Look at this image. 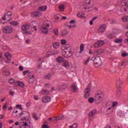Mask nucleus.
<instances>
[{"mask_svg": "<svg viewBox=\"0 0 128 128\" xmlns=\"http://www.w3.org/2000/svg\"><path fill=\"white\" fill-rule=\"evenodd\" d=\"M90 87H86L84 90V98L85 100H86V98H90Z\"/></svg>", "mask_w": 128, "mask_h": 128, "instance_id": "nucleus-7", "label": "nucleus"}, {"mask_svg": "<svg viewBox=\"0 0 128 128\" xmlns=\"http://www.w3.org/2000/svg\"><path fill=\"white\" fill-rule=\"evenodd\" d=\"M59 10L60 12H64V5L60 4L58 6Z\"/></svg>", "mask_w": 128, "mask_h": 128, "instance_id": "nucleus-32", "label": "nucleus"}, {"mask_svg": "<svg viewBox=\"0 0 128 128\" xmlns=\"http://www.w3.org/2000/svg\"><path fill=\"white\" fill-rule=\"evenodd\" d=\"M12 12L10 11L7 12L6 13L4 14V16L2 17V20H6L7 22H10V20H12Z\"/></svg>", "mask_w": 128, "mask_h": 128, "instance_id": "nucleus-4", "label": "nucleus"}, {"mask_svg": "<svg viewBox=\"0 0 128 128\" xmlns=\"http://www.w3.org/2000/svg\"><path fill=\"white\" fill-rule=\"evenodd\" d=\"M32 116H33V118H35L36 120H38V116H36V114H33Z\"/></svg>", "mask_w": 128, "mask_h": 128, "instance_id": "nucleus-47", "label": "nucleus"}, {"mask_svg": "<svg viewBox=\"0 0 128 128\" xmlns=\"http://www.w3.org/2000/svg\"><path fill=\"white\" fill-rule=\"evenodd\" d=\"M104 98V94L103 92H98L95 94V100L98 102H102L100 101V100H102Z\"/></svg>", "mask_w": 128, "mask_h": 128, "instance_id": "nucleus-6", "label": "nucleus"}, {"mask_svg": "<svg viewBox=\"0 0 128 128\" xmlns=\"http://www.w3.org/2000/svg\"><path fill=\"white\" fill-rule=\"evenodd\" d=\"M56 60L58 64H62V62H64V58L62 56H58L57 57Z\"/></svg>", "mask_w": 128, "mask_h": 128, "instance_id": "nucleus-21", "label": "nucleus"}, {"mask_svg": "<svg viewBox=\"0 0 128 128\" xmlns=\"http://www.w3.org/2000/svg\"><path fill=\"white\" fill-rule=\"evenodd\" d=\"M29 24L30 28H31L32 32H36V26H38V23L36 22L33 21L31 23H30Z\"/></svg>", "mask_w": 128, "mask_h": 128, "instance_id": "nucleus-9", "label": "nucleus"}, {"mask_svg": "<svg viewBox=\"0 0 128 128\" xmlns=\"http://www.w3.org/2000/svg\"><path fill=\"white\" fill-rule=\"evenodd\" d=\"M16 108H20V110H22V105L17 104V105H16Z\"/></svg>", "mask_w": 128, "mask_h": 128, "instance_id": "nucleus-51", "label": "nucleus"}, {"mask_svg": "<svg viewBox=\"0 0 128 128\" xmlns=\"http://www.w3.org/2000/svg\"><path fill=\"white\" fill-rule=\"evenodd\" d=\"M44 78H45V80H50V78H52V74H46L45 75H44Z\"/></svg>", "mask_w": 128, "mask_h": 128, "instance_id": "nucleus-30", "label": "nucleus"}, {"mask_svg": "<svg viewBox=\"0 0 128 128\" xmlns=\"http://www.w3.org/2000/svg\"><path fill=\"white\" fill-rule=\"evenodd\" d=\"M75 22H76V20H73L70 21V24H74Z\"/></svg>", "mask_w": 128, "mask_h": 128, "instance_id": "nucleus-61", "label": "nucleus"}, {"mask_svg": "<svg viewBox=\"0 0 128 128\" xmlns=\"http://www.w3.org/2000/svg\"><path fill=\"white\" fill-rule=\"evenodd\" d=\"M116 92V94L117 96H120L122 94V90H120V89H118Z\"/></svg>", "mask_w": 128, "mask_h": 128, "instance_id": "nucleus-33", "label": "nucleus"}, {"mask_svg": "<svg viewBox=\"0 0 128 128\" xmlns=\"http://www.w3.org/2000/svg\"><path fill=\"white\" fill-rule=\"evenodd\" d=\"M24 34H30V32L25 31V32H23Z\"/></svg>", "mask_w": 128, "mask_h": 128, "instance_id": "nucleus-54", "label": "nucleus"}, {"mask_svg": "<svg viewBox=\"0 0 128 128\" xmlns=\"http://www.w3.org/2000/svg\"><path fill=\"white\" fill-rule=\"evenodd\" d=\"M118 2L122 6H124V8H128V2L126 0H118Z\"/></svg>", "mask_w": 128, "mask_h": 128, "instance_id": "nucleus-13", "label": "nucleus"}, {"mask_svg": "<svg viewBox=\"0 0 128 128\" xmlns=\"http://www.w3.org/2000/svg\"><path fill=\"white\" fill-rule=\"evenodd\" d=\"M84 44H81L80 46V52H76V56L77 58H80V54L84 52Z\"/></svg>", "mask_w": 128, "mask_h": 128, "instance_id": "nucleus-10", "label": "nucleus"}, {"mask_svg": "<svg viewBox=\"0 0 128 128\" xmlns=\"http://www.w3.org/2000/svg\"><path fill=\"white\" fill-rule=\"evenodd\" d=\"M20 116H23V118H22V120H26V118H30V114L26 112H22L21 113L19 114Z\"/></svg>", "mask_w": 128, "mask_h": 128, "instance_id": "nucleus-12", "label": "nucleus"}, {"mask_svg": "<svg viewBox=\"0 0 128 128\" xmlns=\"http://www.w3.org/2000/svg\"><path fill=\"white\" fill-rule=\"evenodd\" d=\"M126 64H128V62L124 60L120 63V66L122 68H124V67L126 66Z\"/></svg>", "mask_w": 128, "mask_h": 128, "instance_id": "nucleus-25", "label": "nucleus"}, {"mask_svg": "<svg viewBox=\"0 0 128 128\" xmlns=\"http://www.w3.org/2000/svg\"><path fill=\"white\" fill-rule=\"evenodd\" d=\"M38 68H38V70H36V72H38V74H40L42 72V65H39L37 66Z\"/></svg>", "mask_w": 128, "mask_h": 128, "instance_id": "nucleus-34", "label": "nucleus"}, {"mask_svg": "<svg viewBox=\"0 0 128 128\" xmlns=\"http://www.w3.org/2000/svg\"><path fill=\"white\" fill-rule=\"evenodd\" d=\"M122 40H123L122 38H116L114 40V42H116V44H121V42H122Z\"/></svg>", "mask_w": 128, "mask_h": 128, "instance_id": "nucleus-35", "label": "nucleus"}, {"mask_svg": "<svg viewBox=\"0 0 128 128\" xmlns=\"http://www.w3.org/2000/svg\"><path fill=\"white\" fill-rule=\"evenodd\" d=\"M62 54L66 58H70L72 56L73 54L70 45L68 44L64 46Z\"/></svg>", "mask_w": 128, "mask_h": 128, "instance_id": "nucleus-1", "label": "nucleus"}, {"mask_svg": "<svg viewBox=\"0 0 128 128\" xmlns=\"http://www.w3.org/2000/svg\"><path fill=\"white\" fill-rule=\"evenodd\" d=\"M64 118V116L62 115H60V116H58L57 117V120H62Z\"/></svg>", "mask_w": 128, "mask_h": 128, "instance_id": "nucleus-49", "label": "nucleus"}, {"mask_svg": "<svg viewBox=\"0 0 128 128\" xmlns=\"http://www.w3.org/2000/svg\"><path fill=\"white\" fill-rule=\"evenodd\" d=\"M122 20L123 22H128V17L126 16H125L123 18H122Z\"/></svg>", "mask_w": 128, "mask_h": 128, "instance_id": "nucleus-42", "label": "nucleus"}, {"mask_svg": "<svg viewBox=\"0 0 128 128\" xmlns=\"http://www.w3.org/2000/svg\"><path fill=\"white\" fill-rule=\"evenodd\" d=\"M49 128L50 126H48V125H46V124H44L43 125H42V128Z\"/></svg>", "mask_w": 128, "mask_h": 128, "instance_id": "nucleus-53", "label": "nucleus"}, {"mask_svg": "<svg viewBox=\"0 0 128 128\" xmlns=\"http://www.w3.org/2000/svg\"><path fill=\"white\" fill-rule=\"evenodd\" d=\"M8 82H9V84H14V78H12L8 80Z\"/></svg>", "mask_w": 128, "mask_h": 128, "instance_id": "nucleus-45", "label": "nucleus"}, {"mask_svg": "<svg viewBox=\"0 0 128 128\" xmlns=\"http://www.w3.org/2000/svg\"><path fill=\"white\" fill-rule=\"evenodd\" d=\"M60 46V43L58 42H55L53 43V48H58V47Z\"/></svg>", "mask_w": 128, "mask_h": 128, "instance_id": "nucleus-29", "label": "nucleus"}, {"mask_svg": "<svg viewBox=\"0 0 128 128\" xmlns=\"http://www.w3.org/2000/svg\"><path fill=\"white\" fill-rule=\"evenodd\" d=\"M90 58H88V59L84 62V66H88V62H90Z\"/></svg>", "mask_w": 128, "mask_h": 128, "instance_id": "nucleus-38", "label": "nucleus"}, {"mask_svg": "<svg viewBox=\"0 0 128 128\" xmlns=\"http://www.w3.org/2000/svg\"><path fill=\"white\" fill-rule=\"evenodd\" d=\"M18 21H12L10 22V24L14 26H18Z\"/></svg>", "mask_w": 128, "mask_h": 128, "instance_id": "nucleus-31", "label": "nucleus"}, {"mask_svg": "<svg viewBox=\"0 0 128 128\" xmlns=\"http://www.w3.org/2000/svg\"><path fill=\"white\" fill-rule=\"evenodd\" d=\"M42 94L44 96L46 95L48 96L50 94V91H48V90H44L42 92Z\"/></svg>", "mask_w": 128, "mask_h": 128, "instance_id": "nucleus-36", "label": "nucleus"}, {"mask_svg": "<svg viewBox=\"0 0 128 128\" xmlns=\"http://www.w3.org/2000/svg\"><path fill=\"white\" fill-rule=\"evenodd\" d=\"M28 80L29 84H34V72H30L28 73Z\"/></svg>", "mask_w": 128, "mask_h": 128, "instance_id": "nucleus-8", "label": "nucleus"}, {"mask_svg": "<svg viewBox=\"0 0 128 128\" xmlns=\"http://www.w3.org/2000/svg\"><path fill=\"white\" fill-rule=\"evenodd\" d=\"M106 30V25L103 24L100 26L98 28L99 32H104Z\"/></svg>", "mask_w": 128, "mask_h": 128, "instance_id": "nucleus-26", "label": "nucleus"}, {"mask_svg": "<svg viewBox=\"0 0 128 128\" xmlns=\"http://www.w3.org/2000/svg\"><path fill=\"white\" fill-rule=\"evenodd\" d=\"M94 56H100V51L96 50V51H95L94 52Z\"/></svg>", "mask_w": 128, "mask_h": 128, "instance_id": "nucleus-44", "label": "nucleus"}, {"mask_svg": "<svg viewBox=\"0 0 128 128\" xmlns=\"http://www.w3.org/2000/svg\"><path fill=\"white\" fill-rule=\"evenodd\" d=\"M5 56L6 58L8 60H5V62L6 64H10L12 61L10 60H12V56H10V54L8 52H6L5 54Z\"/></svg>", "mask_w": 128, "mask_h": 128, "instance_id": "nucleus-14", "label": "nucleus"}, {"mask_svg": "<svg viewBox=\"0 0 128 128\" xmlns=\"http://www.w3.org/2000/svg\"><path fill=\"white\" fill-rule=\"evenodd\" d=\"M68 34V32L66 30H63L62 31L60 35L61 36H67Z\"/></svg>", "mask_w": 128, "mask_h": 128, "instance_id": "nucleus-28", "label": "nucleus"}, {"mask_svg": "<svg viewBox=\"0 0 128 128\" xmlns=\"http://www.w3.org/2000/svg\"><path fill=\"white\" fill-rule=\"evenodd\" d=\"M54 34L56 36H58V28H55L54 30Z\"/></svg>", "mask_w": 128, "mask_h": 128, "instance_id": "nucleus-39", "label": "nucleus"}, {"mask_svg": "<svg viewBox=\"0 0 128 128\" xmlns=\"http://www.w3.org/2000/svg\"><path fill=\"white\" fill-rule=\"evenodd\" d=\"M112 34H109L108 35V38H112Z\"/></svg>", "mask_w": 128, "mask_h": 128, "instance_id": "nucleus-60", "label": "nucleus"}, {"mask_svg": "<svg viewBox=\"0 0 128 128\" xmlns=\"http://www.w3.org/2000/svg\"><path fill=\"white\" fill-rule=\"evenodd\" d=\"M72 91H73L74 92H78V86L74 84H72Z\"/></svg>", "mask_w": 128, "mask_h": 128, "instance_id": "nucleus-27", "label": "nucleus"}, {"mask_svg": "<svg viewBox=\"0 0 128 128\" xmlns=\"http://www.w3.org/2000/svg\"><path fill=\"white\" fill-rule=\"evenodd\" d=\"M66 44V40L64 39H62L61 40V44Z\"/></svg>", "mask_w": 128, "mask_h": 128, "instance_id": "nucleus-46", "label": "nucleus"}, {"mask_svg": "<svg viewBox=\"0 0 128 128\" xmlns=\"http://www.w3.org/2000/svg\"><path fill=\"white\" fill-rule=\"evenodd\" d=\"M85 4H90V0H86V2H85Z\"/></svg>", "mask_w": 128, "mask_h": 128, "instance_id": "nucleus-55", "label": "nucleus"}, {"mask_svg": "<svg viewBox=\"0 0 128 128\" xmlns=\"http://www.w3.org/2000/svg\"><path fill=\"white\" fill-rule=\"evenodd\" d=\"M30 24H24L21 28V29L23 32H26V30H30Z\"/></svg>", "mask_w": 128, "mask_h": 128, "instance_id": "nucleus-16", "label": "nucleus"}, {"mask_svg": "<svg viewBox=\"0 0 128 128\" xmlns=\"http://www.w3.org/2000/svg\"><path fill=\"white\" fill-rule=\"evenodd\" d=\"M122 81L120 79H118L116 82V87L117 90H120L122 88Z\"/></svg>", "mask_w": 128, "mask_h": 128, "instance_id": "nucleus-11", "label": "nucleus"}, {"mask_svg": "<svg viewBox=\"0 0 128 128\" xmlns=\"http://www.w3.org/2000/svg\"><path fill=\"white\" fill-rule=\"evenodd\" d=\"M6 104H7V103H6V104H4V106H3V107H2V110H6Z\"/></svg>", "mask_w": 128, "mask_h": 128, "instance_id": "nucleus-56", "label": "nucleus"}, {"mask_svg": "<svg viewBox=\"0 0 128 128\" xmlns=\"http://www.w3.org/2000/svg\"><path fill=\"white\" fill-rule=\"evenodd\" d=\"M48 7L46 6H40L38 8V10H40V12H45L46 10Z\"/></svg>", "mask_w": 128, "mask_h": 128, "instance_id": "nucleus-23", "label": "nucleus"}, {"mask_svg": "<svg viewBox=\"0 0 128 128\" xmlns=\"http://www.w3.org/2000/svg\"><path fill=\"white\" fill-rule=\"evenodd\" d=\"M52 118V122H56V120H58V118L54 117Z\"/></svg>", "mask_w": 128, "mask_h": 128, "instance_id": "nucleus-57", "label": "nucleus"}, {"mask_svg": "<svg viewBox=\"0 0 128 128\" xmlns=\"http://www.w3.org/2000/svg\"><path fill=\"white\" fill-rule=\"evenodd\" d=\"M126 36H127V38H128V32H126ZM124 42H126V43L128 42V38H126V39H125V40H124Z\"/></svg>", "mask_w": 128, "mask_h": 128, "instance_id": "nucleus-48", "label": "nucleus"}, {"mask_svg": "<svg viewBox=\"0 0 128 128\" xmlns=\"http://www.w3.org/2000/svg\"><path fill=\"white\" fill-rule=\"evenodd\" d=\"M124 30H128V24L125 26H124Z\"/></svg>", "mask_w": 128, "mask_h": 128, "instance_id": "nucleus-63", "label": "nucleus"}, {"mask_svg": "<svg viewBox=\"0 0 128 128\" xmlns=\"http://www.w3.org/2000/svg\"><path fill=\"white\" fill-rule=\"evenodd\" d=\"M29 72H30V70H24L23 72V74L24 76H26V74H28Z\"/></svg>", "mask_w": 128, "mask_h": 128, "instance_id": "nucleus-52", "label": "nucleus"}, {"mask_svg": "<svg viewBox=\"0 0 128 128\" xmlns=\"http://www.w3.org/2000/svg\"><path fill=\"white\" fill-rule=\"evenodd\" d=\"M108 4H110V0H107L104 2L102 4V6L104 8H108Z\"/></svg>", "mask_w": 128, "mask_h": 128, "instance_id": "nucleus-19", "label": "nucleus"}, {"mask_svg": "<svg viewBox=\"0 0 128 128\" xmlns=\"http://www.w3.org/2000/svg\"><path fill=\"white\" fill-rule=\"evenodd\" d=\"M116 105H118V102H114L112 104V108H114Z\"/></svg>", "mask_w": 128, "mask_h": 128, "instance_id": "nucleus-50", "label": "nucleus"}, {"mask_svg": "<svg viewBox=\"0 0 128 128\" xmlns=\"http://www.w3.org/2000/svg\"><path fill=\"white\" fill-rule=\"evenodd\" d=\"M18 84V86H21V88H24V83L22 82H16Z\"/></svg>", "mask_w": 128, "mask_h": 128, "instance_id": "nucleus-41", "label": "nucleus"}, {"mask_svg": "<svg viewBox=\"0 0 128 128\" xmlns=\"http://www.w3.org/2000/svg\"><path fill=\"white\" fill-rule=\"evenodd\" d=\"M88 102L90 104H92V102H94V98L92 97L89 98L88 99Z\"/></svg>", "mask_w": 128, "mask_h": 128, "instance_id": "nucleus-37", "label": "nucleus"}, {"mask_svg": "<svg viewBox=\"0 0 128 128\" xmlns=\"http://www.w3.org/2000/svg\"><path fill=\"white\" fill-rule=\"evenodd\" d=\"M68 84H64L62 85H60L58 88V90H66V88H68Z\"/></svg>", "mask_w": 128, "mask_h": 128, "instance_id": "nucleus-17", "label": "nucleus"}, {"mask_svg": "<svg viewBox=\"0 0 128 128\" xmlns=\"http://www.w3.org/2000/svg\"><path fill=\"white\" fill-rule=\"evenodd\" d=\"M6 76H8L10 74V73L8 72V71H6Z\"/></svg>", "mask_w": 128, "mask_h": 128, "instance_id": "nucleus-64", "label": "nucleus"}, {"mask_svg": "<svg viewBox=\"0 0 128 128\" xmlns=\"http://www.w3.org/2000/svg\"><path fill=\"white\" fill-rule=\"evenodd\" d=\"M50 97L48 96H46L42 98V102L45 103L50 102Z\"/></svg>", "mask_w": 128, "mask_h": 128, "instance_id": "nucleus-18", "label": "nucleus"}, {"mask_svg": "<svg viewBox=\"0 0 128 128\" xmlns=\"http://www.w3.org/2000/svg\"><path fill=\"white\" fill-rule=\"evenodd\" d=\"M19 70L20 72H22V70H24V67H22V66H19Z\"/></svg>", "mask_w": 128, "mask_h": 128, "instance_id": "nucleus-59", "label": "nucleus"}, {"mask_svg": "<svg viewBox=\"0 0 128 128\" xmlns=\"http://www.w3.org/2000/svg\"><path fill=\"white\" fill-rule=\"evenodd\" d=\"M122 56H123V58H126V56H128V53H126V52H124L122 53L121 54Z\"/></svg>", "mask_w": 128, "mask_h": 128, "instance_id": "nucleus-43", "label": "nucleus"}, {"mask_svg": "<svg viewBox=\"0 0 128 128\" xmlns=\"http://www.w3.org/2000/svg\"><path fill=\"white\" fill-rule=\"evenodd\" d=\"M84 14H82V12H78V14H77V16L78 17V18H84Z\"/></svg>", "mask_w": 128, "mask_h": 128, "instance_id": "nucleus-40", "label": "nucleus"}, {"mask_svg": "<svg viewBox=\"0 0 128 128\" xmlns=\"http://www.w3.org/2000/svg\"><path fill=\"white\" fill-rule=\"evenodd\" d=\"M3 32L10 34L14 32V28L10 26H6L2 28Z\"/></svg>", "mask_w": 128, "mask_h": 128, "instance_id": "nucleus-5", "label": "nucleus"}, {"mask_svg": "<svg viewBox=\"0 0 128 128\" xmlns=\"http://www.w3.org/2000/svg\"><path fill=\"white\" fill-rule=\"evenodd\" d=\"M28 124L27 122H24V124L22 126V128H24V126H28Z\"/></svg>", "mask_w": 128, "mask_h": 128, "instance_id": "nucleus-58", "label": "nucleus"}, {"mask_svg": "<svg viewBox=\"0 0 128 128\" xmlns=\"http://www.w3.org/2000/svg\"><path fill=\"white\" fill-rule=\"evenodd\" d=\"M42 15V12L37 11L32 13L33 18H38Z\"/></svg>", "mask_w": 128, "mask_h": 128, "instance_id": "nucleus-20", "label": "nucleus"}, {"mask_svg": "<svg viewBox=\"0 0 128 128\" xmlns=\"http://www.w3.org/2000/svg\"><path fill=\"white\" fill-rule=\"evenodd\" d=\"M91 60L93 61V64L96 68L100 66L102 64V60L100 59V56H98L97 58H92Z\"/></svg>", "mask_w": 128, "mask_h": 128, "instance_id": "nucleus-3", "label": "nucleus"}, {"mask_svg": "<svg viewBox=\"0 0 128 128\" xmlns=\"http://www.w3.org/2000/svg\"><path fill=\"white\" fill-rule=\"evenodd\" d=\"M103 44H104V42L102 40H99L95 43L94 46V48H98L102 46H103Z\"/></svg>", "mask_w": 128, "mask_h": 128, "instance_id": "nucleus-15", "label": "nucleus"}, {"mask_svg": "<svg viewBox=\"0 0 128 128\" xmlns=\"http://www.w3.org/2000/svg\"><path fill=\"white\" fill-rule=\"evenodd\" d=\"M96 114H98L96 110H92L88 114V118H92V116H94Z\"/></svg>", "mask_w": 128, "mask_h": 128, "instance_id": "nucleus-24", "label": "nucleus"}, {"mask_svg": "<svg viewBox=\"0 0 128 128\" xmlns=\"http://www.w3.org/2000/svg\"><path fill=\"white\" fill-rule=\"evenodd\" d=\"M50 26H52V22L48 20H45L42 26V28L40 29L42 34H48V28H50Z\"/></svg>", "mask_w": 128, "mask_h": 128, "instance_id": "nucleus-2", "label": "nucleus"}, {"mask_svg": "<svg viewBox=\"0 0 128 128\" xmlns=\"http://www.w3.org/2000/svg\"><path fill=\"white\" fill-rule=\"evenodd\" d=\"M10 96H14V92L10 91Z\"/></svg>", "mask_w": 128, "mask_h": 128, "instance_id": "nucleus-62", "label": "nucleus"}, {"mask_svg": "<svg viewBox=\"0 0 128 128\" xmlns=\"http://www.w3.org/2000/svg\"><path fill=\"white\" fill-rule=\"evenodd\" d=\"M62 66L64 68H68V66H70L68 61V60H64L62 64Z\"/></svg>", "mask_w": 128, "mask_h": 128, "instance_id": "nucleus-22", "label": "nucleus"}]
</instances>
